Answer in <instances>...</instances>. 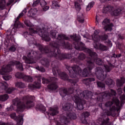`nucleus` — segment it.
<instances>
[{"mask_svg": "<svg viewBox=\"0 0 125 125\" xmlns=\"http://www.w3.org/2000/svg\"><path fill=\"white\" fill-rule=\"evenodd\" d=\"M40 4L42 8L43 11H46L49 9V6H46V2L44 0H40Z\"/></svg>", "mask_w": 125, "mask_h": 125, "instance_id": "21", "label": "nucleus"}, {"mask_svg": "<svg viewBox=\"0 0 125 125\" xmlns=\"http://www.w3.org/2000/svg\"><path fill=\"white\" fill-rule=\"evenodd\" d=\"M39 110H41V111H42L43 112H45V107L42 104L40 105L39 107Z\"/></svg>", "mask_w": 125, "mask_h": 125, "instance_id": "38", "label": "nucleus"}, {"mask_svg": "<svg viewBox=\"0 0 125 125\" xmlns=\"http://www.w3.org/2000/svg\"><path fill=\"white\" fill-rule=\"evenodd\" d=\"M78 20L80 23H83L84 22V19H83V15L81 17H79L78 18Z\"/></svg>", "mask_w": 125, "mask_h": 125, "instance_id": "35", "label": "nucleus"}, {"mask_svg": "<svg viewBox=\"0 0 125 125\" xmlns=\"http://www.w3.org/2000/svg\"><path fill=\"white\" fill-rule=\"evenodd\" d=\"M97 84L99 87H101L102 88H105V84L100 82H97Z\"/></svg>", "mask_w": 125, "mask_h": 125, "instance_id": "33", "label": "nucleus"}, {"mask_svg": "<svg viewBox=\"0 0 125 125\" xmlns=\"http://www.w3.org/2000/svg\"><path fill=\"white\" fill-rule=\"evenodd\" d=\"M10 118L13 119L14 120H17V123L18 125H23V118L22 117L19 116L18 118L16 117V114L15 113H13L10 115Z\"/></svg>", "mask_w": 125, "mask_h": 125, "instance_id": "17", "label": "nucleus"}, {"mask_svg": "<svg viewBox=\"0 0 125 125\" xmlns=\"http://www.w3.org/2000/svg\"><path fill=\"white\" fill-rule=\"evenodd\" d=\"M9 50L12 52H14L16 50V48L14 45H13L9 48Z\"/></svg>", "mask_w": 125, "mask_h": 125, "instance_id": "36", "label": "nucleus"}, {"mask_svg": "<svg viewBox=\"0 0 125 125\" xmlns=\"http://www.w3.org/2000/svg\"><path fill=\"white\" fill-rule=\"evenodd\" d=\"M120 47H119V48L120 50H123V49L125 48V46H123V45H120Z\"/></svg>", "mask_w": 125, "mask_h": 125, "instance_id": "47", "label": "nucleus"}, {"mask_svg": "<svg viewBox=\"0 0 125 125\" xmlns=\"http://www.w3.org/2000/svg\"><path fill=\"white\" fill-rule=\"evenodd\" d=\"M120 39H123V38H122V37H120Z\"/></svg>", "mask_w": 125, "mask_h": 125, "instance_id": "57", "label": "nucleus"}, {"mask_svg": "<svg viewBox=\"0 0 125 125\" xmlns=\"http://www.w3.org/2000/svg\"><path fill=\"white\" fill-rule=\"evenodd\" d=\"M78 1L79 2H81L82 1V0H78Z\"/></svg>", "mask_w": 125, "mask_h": 125, "instance_id": "53", "label": "nucleus"}, {"mask_svg": "<svg viewBox=\"0 0 125 125\" xmlns=\"http://www.w3.org/2000/svg\"><path fill=\"white\" fill-rule=\"evenodd\" d=\"M36 78L38 79V82H35L34 84H29L28 85V87L31 89H33V88H40L41 87V78H42V76H37Z\"/></svg>", "mask_w": 125, "mask_h": 125, "instance_id": "16", "label": "nucleus"}, {"mask_svg": "<svg viewBox=\"0 0 125 125\" xmlns=\"http://www.w3.org/2000/svg\"><path fill=\"white\" fill-rule=\"evenodd\" d=\"M81 91H82L79 89H76L71 87L68 90V93L67 89L62 88L60 90V94L62 97H65L66 95L68 96L70 94H72L73 92H75V95L72 97V99L77 105L76 108L78 110H83V105L85 104V101L83 99L87 100L88 98L90 99L92 97L93 94L88 90L84 91L83 93H81Z\"/></svg>", "mask_w": 125, "mask_h": 125, "instance_id": "3", "label": "nucleus"}, {"mask_svg": "<svg viewBox=\"0 0 125 125\" xmlns=\"http://www.w3.org/2000/svg\"><path fill=\"white\" fill-rule=\"evenodd\" d=\"M89 116V113L87 112H85L82 114V122L83 124L85 125H87V121H86V118Z\"/></svg>", "mask_w": 125, "mask_h": 125, "instance_id": "20", "label": "nucleus"}, {"mask_svg": "<svg viewBox=\"0 0 125 125\" xmlns=\"http://www.w3.org/2000/svg\"><path fill=\"white\" fill-rule=\"evenodd\" d=\"M73 108V105L71 104H66L65 106H62V110L64 111H67L66 117L62 116L61 117L60 121L62 124L64 125H67L70 123L71 120H76L77 119V115L72 112V109Z\"/></svg>", "mask_w": 125, "mask_h": 125, "instance_id": "9", "label": "nucleus"}, {"mask_svg": "<svg viewBox=\"0 0 125 125\" xmlns=\"http://www.w3.org/2000/svg\"><path fill=\"white\" fill-rule=\"evenodd\" d=\"M105 83L110 86V85L113 84V80L111 79H108L106 80Z\"/></svg>", "mask_w": 125, "mask_h": 125, "instance_id": "30", "label": "nucleus"}, {"mask_svg": "<svg viewBox=\"0 0 125 125\" xmlns=\"http://www.w3.org/2000/svg\"><path fill=\"white\" fill-rule=\"evenodd\" d=\"M122 56V54H119V55H115V54H113V57H114L115 58H117L118 57H121Z\"/></svg>", "mask_w": 125, "mask_h": 125, "instance_id": "45", "label": "nucleus"}, {"mask_svg": "<svg viewBox=\"0 0 125 125\" xmlns=\"http://www.w3.org/2000/svg\"><path fill=\"white\" fill-rule=\"evenodd\" d=\"M31 55V53H29L28 55V58H27L26 56H24L22 58L23 60H24L25 63H27V64H33L35 63V61H34V59L33 58V57H29V56Z\"/></svg>", "mask_w": 125, "mask_h": 125, "instance_id": "18", "label": "nucleus"}, {"mask_svg": "<svg viewBox=\"0 0 125 125\" xmlns=\"http://www.w3.org/2000/svg\"><path fill=\"white\" fill-rule=\"evenodd\" d=\"M15 77L17 79H22L25 82H28L31 83L33 82V78L29 76L24 75V73L21 72H18L15 74Z\"/></svg>", "mask_w": 125, "mask_h": 125, "instance_id": "13", "label": "nucleus"}, {"mask_svg": "<svg viewBox=\"0 0 125 125\" xmlns=\"http://www.w3.org/2000/svg\"><path fill=\"white\" fill-rule=\"evenodd\" d=\"M0 125H8V124L2 123H1V124L0 123Z\"/></svg>", "mask_w": 125, "mask_h": 125, "instance_id": "48", "label": "nucleus"}, {"mask_svg": "<svg viewBox=\"0 0 125 125\" xmlns=\"http://www.w3.org/2000/svg\"><path fill=\"white\" fill-rule=\"evenodd\" d=\"M95 81V79L94 78H88L83 80V82L84 83V84H86V85H88L91 83V82H94Z\"/></svg>", "mask_w": 125, "mask_h": 125, "instance_id": "23", "label": "nucleus"}, {"mask_svg": "<svg viewBox=\"0 0 125 125\" xmlns=\"http://www.w3.org/2000/svg\"><path fill=\"white\" fill-rule=\"evenodd\" d=\"M42 65L45 67H48V64H49V61L47 59H44V60L41 61Z\"/></svg>", "mask_w": 125, "mask_h": 125, "instance_id": "26", "label": "nucleus"}, {"mask_svg": "<svg viewBox=\"0 0 125 125\" xmlns=\"http://www.w3.org/2000/svg\"><path fill=\"white\" fill-rule=\"evenodd\" d=\"M110 20L108 19H105L103 22V24L104 25V30L105 31H112V27L114 26L113 25V23H110Z\"/></svg>", "mask_w": 125, "mask_h": 125, "instance_id": "15", "label": "nucleus"}, {"mask_svg": "<svg viewBox=\"0 0 125 125\" xmlns=\"http://www.w3.org/2000/svg\"><path fill=\"white\" fill-rule=\"evenodd\" d=\"M7 111H10V108H7Z\"/></svg>", "mask_w": 125, "mask_h": 125, "instance_id": "52", "label": "nucleus"}, {"mask_svg": "<svg viewBox=\"0 0 125 125\" xmlns=\"http://www.w3.org/2000/svg\"><path fill=\"white\" fill-rule=\"evenodd\" d=\"M64 40L68 41L69 40V37L64 34L59 35L57 38L58 42L54 43V44H50L51 46L53 47V50L50 52L49 50L47 49V47H44L42 45H41V44H37L36 41H34L35 43H33L32 44L38 47L39 50H40L42 53H49L50 56H54L57 59H59L60 60H63V59H65V58L71 59V56H72L71 54L64 55L62 54L60 52V50L58 48L60 47V46H62L63 48H66L67 49H71V48H72V47H71L68 42H67L66 44L65 43Z\"/></svg>", "mask_w": 125, "mask_h": 125, "instance_id": "2", "label": "nucleus"}, {"mask_svg": "<svg viewBox=\"0 0 125 125\" xmlns=\"http://www.w3.org/2000/svg\"><path fill=\"white\" fill-rule=\"evenodd\" d=\"M101 2H105V1H106L107 0H100Z\"/></svg>", "mask_w": 125, "mask_h": 125, "instance_id": "50", "label": "nucleus"}, {"mask_svg": "<svg viewBox=\"0 0 125 125\" xmlns=\"http://www.w3.org/2000/svg\"><path fill=\"white\" fill-rule=\"evenodd\" d=\"M0 88L3 89L7 93H11L14 90L13 88H8V84L4 82L0 83Z\"/></svg>", "mask_w": 125, "mask_h": 125, "instance_id": "14", "label": "nucleus"}, {"mask_svg": "<svg viewBox=\"0 0 125 125\" xmlns=\"http://www.w3.org/2000/svg\"><path fill=\"white\" fill-rule=\"evenodd\" d=\"M52 7H53V8H58V7H59V5H58V2L53 1L52 4Z\"/></svg>", "mask_w": 125, "mask_h": 125, "instance_id": "32", "label": "nucleus"}, {"mask_svg": "<svg viewBox=\"0 0 125 125\" xmlns=\"http://www.w3.org/2000/svg\"><path fill=\"white\" fill-rule=\"evenodd\" d=\"M8 95L4 94L0 96V101H5L8 99Z\"/></svg>", "mask_w": 125, "mask_h": 125, "instance_id": "28", "label": "nucleus"}, {"mask_svg": "<svg viewBox=\"0 0 125 125\" xmlns=\"http://www.w3.org/2000/svg\"><path fill=\"white\" fill-rule=\"evenodd\" d=\"M51 36L53 39H55L56 36V32L51 31Z\"/></svg>", "mask_w": 125, "mask_h": 125, "instance_id": "41", "label": "nucleus"}, {"mask_svg": "<svg viewBox=\"0 0 125 125\" xmlns=\"http://www.w3.org/2000/svg\"><path fill=\"white\" fill-rule=\"evenodd\" d=\"M57 125H62V124L61 123H60V122H58L57 123Z\"/></svg>", "mask_w": 125, "mask_h": 125, "instance_id": "51", "label": "nucleus"}, {"mask_svg": "<svg viewBox=\"0 0 125 125\" xmlns=\"http://www.w3.org/2000/svg\"><path fill=\"white\" fill-rule=\"evenodd\" d=\"M115 103L116 106H113L110 107L109 111H104V114H102L98 119L99 123L101 124H95V123L93 122L91 125H109V118L107 116H112V117H115L116 113V110L119 111L122 108L123 106V103L120 102V100L118 99L117 98H113L112 99V102L109 101L105 103V107H110L112 106V104Z\"/></svg>", "mask_w": 125, "mask_h": 125, "instance_id": "4", "label": "nucleus"}, {"mask_svg": "<svg viewBox=\"0 0 125 125\" xmlns=\"http://www.w3.org/2000/svg\"><path fill=\"white\" fill-rule=\"evenodd\" d=\"M16 66V68L20 71H23V64L18 61H11L8 64L2 66L0 69V75H1L3 80L9 81L12 77L8 75L12 71V66Z\"/></svg>", "mask_w": 125, "mask_h": 125, "instance_id": "6", "label": "nucleus"}, {"mask_svg": "<svg viewBox=\"0 0 125 125\" xmlns=\"http://www.w3.org/2000/svg\"><path fill=\"white\" fill-rule=\"evenodd\" d=\"M6 5L5 0H0V9H4Z\"/></svg>", "mask_w": 125, "mask_h": 125, "instance_id": "24", "label": "nucleus"}, {"mask_svg": "<svg viewBox=\"0 0 125 125\" xmlns=\"http://www.w3.org/2000/svg\"><path fill=\"white\" fill-rule=\"evenodd\" d=\"M70 38L74 41L73 45H74V47L77 50H83L84 52L89 55L90 57L87 58V67L84 68L83 71L82 72V69H81V68L79 66L74 65L73 67L67 66L66 68L69 72L70 78H72V79H71L68 77V76H67V74L65 72H60V70L58 69V67L53 66V64H52L54 76H57L58 73L62 80L67 81V82L71 83L73 86L76 87V88H79V86L77 84V83L79 82V79L75 77H76V76H81L82 77H88V76H90L91 71L93 69L94 62H95L97 65L101 66H103L104 65V67L106 71H104L101 67H97L95 70V75L98 80L102 81H104L107 76V72H110L114 68V65L111 63H108V65L104 64V62L101 59L97 58V54L93 52L92 50L86 48L84 44L82 42H80L81 41V37H77V35L74 34L70 36Z\"/></svg>", "mask_w": 125, "mask_h": 125, "instance_id": "1", "label": "nucleus"}, {"mask_svg": "<svg viewBox=\"0 0 125 125\" xmlns=\"http://www.w3.org/2000/svg\"><path fill=\"white\" fill-rule=\"evenodd\" d=\"M13 110H15V109L13 108Z\"/></svg>", "mask_w": 125, "mask_h": 125, "instance_id": "58", "label": "nucleus"}, {"mask_svg": "<svg viewBox=\"0 0 125 125\" xmlns=\"http://www.w3.org/2000/svg\"><path fill=\"white\" fill-rule=\"evenodd\" d=\"M14 1L16 2H17V1H18V0H9L7 3V6H8L9 5H10Z\"/></svg>", "mask_w": 125, "mask_h": 125, "instance_id": "37", "label": "nucleus"}, {"mask_svg": "<svg viewBox=\"0 0 125 125\" xmlns=\"http://www.w3.org/2000/svg\"><path fill=\"white\" fill-rule=\"evenodd\" d=\"M75 6L76 10L77 11H80L81 10V4L79 3L78 2H75Z\"/></svg>", "mask_w": 125, "mask_h": 125, "instance_id": "31", "label": "nucleus"}, {"mask_svg": "<svg viewBox=\"0 0 125 125\" xmlns=\"http://www.w3.org/2000/svg\"><path fill=\"white\" fill-rule=\"evenodd\" d=\"M117 93L119 95H121L122 93H123V90L122 89V88H119L117 90Z\"/></svg>", "mask_w": 125, "mask_h": 125, "instance_id": "44", "label": "nucleus"}, {"mask_svg": "<svg viewBox=\"0 0 125 125\" xmlns=\"http://www.w3.org/2000/svg\"><path fill=\"white\" fill-rule=\"evenodd\" d=\"M40 1L39 0L34 1L33 3V6H37V5L39 4Z\"/></svg>", "mask_w": 125, "mask_h": 125, "instance_id": "42", "label": "nucleus"}, {"mask_svg": "<svg viewBox=\"0 0 125 125\" xmlns=\"http://www.w3.org/2000/svg\"><path fill=\"white\" fill-rule=\"evenodd\" d=\"M38 13V10L37 9H31L28 12V13L30 14L31 16H35Z\"/></svg>", "mask_w": 125, "mask_h": 125, "instance_id": "25", "label": "nucleus"}, {"mask_svg": "<svg viewBox=\"0 0 125 125\" xmlns=\"http://www.w3.org/2000/svg\"><path fill=\"white\" fill-rule=\"evenodd\" d=\"M99 23V20H98V17H96V24L97 25Z\"/></svg>", "mask_w": 125, "mask_h": 125, "instance_id": "46", "label": "nucleus"}, {"mask_svg": "<svg viewBox=\"0 0 125 125\" xmlns=\"http://www.w3.org/2000/svg\"><path fill=\"white\" fill-rule=\"evenodd\" d=\"M116 95H117V92L113 89H110V93L105 92L100 94V96H101V97L100 98H97V100L102 101L104 98L113 97V96H116Z\"/></svg>", "mask_w": 125, "mask_h": 125, "instance_id": "12", "label": "nucleus"}, {"mask_svg": "<svg viewBox=\"0 0 125 125\" xmlns=\"http://www.w3.org/2000/svg\"><path fill=\"white\" fill-rule=\"evenodd\" d=\"M93 5H94V3L93 2H90L86 8V11H89V10L91 9V8L93 7Z\"/></svg>", "mask_w": 125, "mask_h": 125, "instance_id": "29", "label": "nucleus"}, {"mask_svg": "<svg viewBox=\"0 0 125 125\" xmlns=\"http://www.w3.org/2000/svg\"><path fill=\"white\" fill-rule=\"evenodd\" d=\"M37 70H38L39 71H41V72H45V69L43 68V67H40V66L36 67Z\"/></svg>", "mask_w": 125, "mask_h": 125, "instance_id": "39", "label": "nucleus"}, {"mask_svg": "<svg viewBox=\"0 0 125 125\" xmlns=\"http://www.w3.org/2000/svg\"><path fill=\"white\" fill-rule=\"evenodd\" d=\"M120 98L121 102L124 101V100H125V95L123 94L122 95L120 96Z\"/></svg>", "mask_w": 125, "mask_h": 125, "instance_id": "43", "label": "nucleus"}, {"mask_svg": "<svg viewBox=\"0 0 125 125\" xmlns=\"http://www.w3.org/2000/svg\"><path fill=\"white\" fill-rule=\"evenodd\" d=\"M35 96L27 95L25 96L22 98L23 102L25 104H22L20 99L17 98L13 100V103L14 106H16L17 111H20V112H23L24 110L26 109H31L33 107L35 106Z\"/></svg>", "mask_w": 125, "mask_h": 125, "instance_id": "5", "label": "nucleus"}, {"mask_svg": "<svg viewBox=\"0 0 125 125\" xmlns=\"http://www.w3.org/2000/svg\"><path fill=\"white\" fill-rule=\"evenodd\" d=\"M125 82V78L124 77L121 78V80L117 79V85L118 86H122V85H124Z\"/></svg>", "mask_w": 125, "mask_h": 125, "instance_id": "22", "label": "nucleus"}, {"mask_svg": "<svg viewBox=\"0 0 125 125\" xmlns=\"http://www.w3.org/2000/svg\"><path fill=\"white\" fill-rule=\"evenodd\" d=\"M122 11L120 9L114 10V7L112 6H104L103 9V13H108V12H109L113 16H119V15H121Z\"/></svg>", "mask_w": 125, "mask_h": 125, "instance_id": "11", "label": "nucleus"}, {"mask_svg": "<svg viewBox=\"0 0 125 125\" xmlns=\"http://www.w3.org/2000/svg\"><path fill=\"white\" fill-rule=\"evenodd\" d=\"M58 113V107L56 106L55 107H50L49 109L48 116H55Z\"/></svg>", "mask_w": 125, "mask_h": 125, "instance_id": "19", "label": "nucleus"}, {"mask_svg": "<svg viewBox=\"0 0 125 125\" xmlns=\"http://www.w3.org/2000/svg\"><path fill=\"white\" fill-rule=\"evenodd\" d=\"M1 108V105L0 104V109Z\"/></svg>", "mask_w": 125, "mask_h": 125, "instance_id": "55", "label": "nucleus"}, {"mask_svg": "<svg viewBox=\"0 0 125 125\" xmlns=\"http://www.w3.org/2000/svg\"><path fill=\"white\" fill-rule=\"evenodd\" d=\"M113 1H117V0H113Z\"/></svg>", "mask_w": 125, "mask_h": 125, "instance_id": "56", "label": "nucleus"}, {"mask_svg": "<svg viewBox=\"0 0 125 125\" xmlns=\"http://www.w3.org/2000/svg\"><path fill=\"white\" fill-rule=\"evenodd\" d=\"M15 86L19 87V88H24L25 87V84L21 82H18L15 83Z\"/></svg>", "mask_w": 125, "mask_h": 125, "instance_id": "27", "label": "nucleus"}, {"mask_svg": "<svg viewBox=\"0 0 125 125\" xmlns=\"http://www.w3.org/2000/svg\"><path fill=\"white\" fill-rule=\"evenodd\" d=\"M24 24L27 27H29V35L30 36H33V34H38L46 42H49L50 41L49 36L45 34L46 32L44 31V28L41 29V28H39V26H34L30 21L27 20L24 21Z\"/></svg>", "mask_w": 125, "mask_h": 125, "instance_id": "7", "label": "nucleus"}, {"mask_svg": "<svg viewBox=\"0 0 125 125\" xmlns=\"http://www.w3.org/2000/svg\"><path fill=\"white\" fill-rule=\"evenodd\" d=\"M85 55H84L83 53L80 54L78 57V59H79V60H83V59H85Z\"/></svg>", "mask_w": 125, "mask_h": 125, "instance_id": "34", "label": "nucleus"}, {"mask_svg": "<svg viewBox=\"0 0 125 125\" xmlns=\"http://www.w3.org/2000/svg\"><path fill=\"white\" fill-rule=\"evenodd\" d=\"M36 53V52H33V54H35Z\"/></svg>", "mask_w": 125, "mask_h": 125, "instance_id": "54", "label": "nucleus"}, {"mask_svg": "<svg viewBox=\"0 0 125 125\" xmlns=\"http://www.w3.org/2000/svg\"><path fill=\"white\" fill-rule=\"evenodd\" d=\"M24 15V14L23 13V12H21V13H20L19 14V15L18 16V17L17 18V19L16 20V22H17V21H18L19 20V19L21 17H22V16H23Z\"/></svg>", "mask_w": 125, "mask_h": 125, "instance_id": "40", "label": "nucleus"}, {"mask_svg": "<svg viewBox=\"0 0 125 125\" xmlns=\"http://www.w3.org/2000/svg\"><path fill=\"white\" fill-rule=\"evenodd\" d=\"M50 81H48V80L45 79L44 78H42V83L44 84L45 83H49L47 87L49 89H51V90H55L58 87L57 86V83L56 82L57 81V79L55 77H52Z\"/></svg>", "mask_w": 125, "mask_h": 125, "instance_id": "10", "label": "nucleus"}, {"mask_svg": "<svg viewBox=\"0 0 125 125\" xmlns=\"http://www.w3.org/2000/svg\"><path fill=\"white\" fill-rule=\"evenodd\" d=\"M100 32L99 30H95L93 35H92V40L94 42V47L96 49H100V50H102L103 51L108 50V47L107 46L99 43L101 40L102 41H106L108 39V36L104 35L100 37L98 35Z\"/></svg>", "mask_w": 125, "mask_h": 125, "instance_id": "8", "label": "nucleus"}, {"mask_svg": "<svg viewBox=\"0 0 125 125\" xmlns=\"http://www.w3.org/2000/svg\"><path fill=\"white\" fill-rule=\"evenodd\" d=\"M77 60H78V59H74L73 61H75L76 63H78V61Z\"/></svg>", "mask_w": 125, "mask_h": 125, "instance_id": "49", "label": "nucleus"}]
</instances>
